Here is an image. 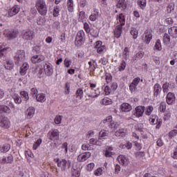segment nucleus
Wrapping results in <instances>:
<instances>
[{
    "mask_svg": "<svg viewBox=\"0 0 177 177\" xmlns=\"http://www.w3.org/2000/svg\"><path fill=\"white\" fill-rule=\"evenodd\" d=\"M166 109V104L165 102H162L161 104H160L159 110L160 111L164 113Z\"/></svg>",
    "mask_w": 177,
    "mask_h": 177,
    "instance_id": "nucleus-46",
    "label": "nucleus"
},
{
    "mask_svg": "<svg viewBox=\"0 0 177 177\" xmlns=\"http://www.w3.org/2000/svg\"><path fill=\"white\" fill-rule=\"evenodd\" d=\"M89 147H90V145L88 144L83 145H82V150H84V151L88 150Z\"/></svg>",
    "mask_w": 177,
    "mask_h": 177,
    "instance_id": "nucleus-62",
    "label": "nucleus"
},
{
    "mask_svg": "<svg viewBox=\"0 0 177 177\" xmlns=\"http://www.w3.org/2000/svg\"><path fill=\"white\" fill-rule=\"evenodd\" d=\"M67 6H68V10H69L70 12H72L73 10V1L68 0L67 3Z\"/></svg>",
    "mask_w": 177,
    "mask_h": 177,
    "instance_id": "nucleus-39",
    "label": "nucleus"
},
{
    "mask_svg": "<svg viewBox=\"0 0 177 177\" xmlns=\"http://www.w3.org/2000/svg\"><path fill=\"white\" fill-rule=\"evenodd\" d=\"M119 21L120 23V25H118V26H121V27H122V26L125 25V18L122 14H120L119 15Z\"/></svg>",
    "mask_w": 177,
    "mask_h": 177,
    "instance_id": "nucleus-36",
    "label": "nucleus"
},
{
    "mask_svg": "<svg viewBox=\"0 0 177 177\" xmlns=\"http://www.w3.org/2000/svg\"><path fill=\"white\" fill-rule=\"evenodd\" d=\"M99 140H100V138H104L105 137L108 136V133H106L105 131H100L99 133Z\"/></svg>",
    "mask_w": 177,
    "mask_h": 177,
    "instance_id": "nucleus-53",
    "label": "nucleus"
},
{
    "mask_svg": "<svg viewBox=\"0 0 177 177\" xmlns=\"http://www.w3.org/2000/svg\"><path fill=\"white\" fill-rule=\"evenodd\" d=\"M94 167H95L94 163H89L87 165V170L89 171H91Z\"/></svg>",
    "mask_w": 177,
    "mask_h": 177,
    "instance_id": "nucleus-59",
    "label": "nucleus"
},
{
    "mask_svg": "<svg viewBox=\"0 0 177 177\" xmlns=\"http://www.w3.org/2000/svg\"><path fill=\"white\" fill-rule=\"evenodd\" d=\"M10 149V145L8 144H5L0 147V151L1 153H7Z\"/></svg>",
    "mask_w": 177,
    "mask_h": 177,
    "instance_id": "nucleus-27",
    "label": "nucleus"
},
{
    "mask_svg": "<svg viewBox=\"0 0 177 177\" xmlns=\"http://www.w3.org/2000/svg\"><path fill=\"white\" fill-rule=\"evenodd\" d=\"M37 24L39 26H44V24H46V19L42 18V17H39L37 20Z\"/></svg>",
    "mask_w": 177,
    "mask_h": 177,
    "instance_id": "nucleus-41",
    "label": "nucleus"
},
{
    "mask_svg": "<svg viewBox=\"0 0 177 177\" xmlns=\"http://www.w3.org/2000/svg\"><path fill=\"white\" fill-rule=\"evenodd\" d=\"M19 12L20 6L18 5H15V6H12V8L10 10H9L8 16L12 17L13 16H15Z\"/></svg>",
    "mask_w": 177,
    "mask_h": 177,
    "instance_id": "nucleus-10",
    "label": "nucleus"
},
{
    "mask_svg": "<svg viewBox=\"0 0 177 177\" xmlns=\"http://www.w3.org/2000/svg\"><path fill=\"white\" fill-rule=\"evenodd\" d=\"M73 176H74L75 177H80V171L78 170H74L73 171Z\"/></svg>",
    "mask_w": 177,
    "mask_h": 177,
    "instance_id": "nucleus-63",
    "label": "nucleus"
},
{
    "mask_svg": "<svg viewBox=\"0 0 177 177\" xmlns=\"http://www.w3.org/2000/svg\"><path fill=\"white\" fill-rule=\"evenodd\" d=\"M117 2V8H121L124 5L125 0H115Z\"/></svg>",
    "mask_w": 177,
    "mask_h": 177,
    "instance_id": "nucleus-47",
    "label": "nucleus"
},
{
    "mask_svg": "<svg viewBox=\"0 0 177 177\" xmlns=\"http://www.w3.org/2000/svg\"><path fill=\"white\" fill-rule=\"evenodd\" d=\"M19 32L18 30H14L8 32V37L9 39H16L17 37L18 36V34Z\"/></svg>",
    "mask_w": 177,
    "mask_h": 177,
    "instance_id": "nucleus-20",
    "label": "nucleus"
},
{
    "mask_svg": "<svg viewBox=\"0 0 177 177\" xmlns=\"http://www.w3.org/2000/svg\"><path fill=\"white\" fill-rule=\"evenodd\" d=\"M118 160H119V162L124 166H127L129 163L128 158H126L122 155L118 156Z\"/></svg>",
    "mask_w": 177,
    "mask_h": 177,
    "instance_id": "nucleus-15",
    "label": "nucleus"
},
{
    "mask_svg": "<svg viewBox=\"0 0 177 177\" xmlns=\"http://www.w3.org/2000/svg\"><path fill=\"white\" fill-rule=\"evenodd\" d=\"M84 30H86V33L88 34L90 32L91 29H90V27H89V25L88 24V23H84Z\"/></svg>",
    "mask_w": 177,
    "mask_h": 177,
    "instance_id": "nucleus-57",
    "label": "nucleus"
},
{
    "mask_svg": "<svg viewBox=\"0 0 177 177\" xmlns=\"http://www.w3.org/2000/svg\"><path fill=\"white\" fill-rule=\"evenodd\" d=\"M48 140H51L52 141L59 140V130H57V129L50 130V132L48 133Z\"/></svg>",
    "mask_w": 177,
    "mask_h": 177,
    "instance_id": "nucleus-7",
    "label": "nucleus"
},
{
    "mask_svg": "<svg viewBox=\"0 0 177 177\" xmlns=\"http://www.w3.org/2000/svg\"><path fill=\"white\" fill-rule=\"evenodd\" d=\"M163 42L167 44L170 42V36L167 33H165V35H163Z\"/></svg>",
    "mask_w": 177,
    "mask_h": 177,
    "instance_id": "nucleus-45",
    "label": "nucleus"
},
{
    "mask_svg": "<svg viewBox=\"0 0 177 177\" xmlns=\"http://www.w3.org/2000/svg\"><path fill=\"white\" fill-rule=\"evenodd\" d=\"M90 157H91V153L86 152L77 156V161H79L80 162H83L88 160Z\"/></svg>",
    "mask_w": 177,
    "mask_h": 177,
    "instance_id": "nucleus-11",
    "label": "nucleus"
},
{
    "mask_svg": "<svg viewBox=\"0 0 177 177\" xmlns=\"http://www.w3.org/2000/svg\"><path fill=\"white\" fill-rule=\"evenodd\" d=\"M145 112V106H137L136 108V112L133 113V115L137 118H140L142 116Z\"/></svg>",
    "mask_w": 177,
    "mask_h": 177,
    "instance_id": "nucleus-14",
    "label": "nucleus"
},
{
    "mask_svg": "<svg viewBox=\"0 0 177 177\" xmlns=\"http://www.w3.org/2000/svg\"><path fill=\"white\" fill-rule=\"evenodd\" d=\"M174 10V3H168L167 8V13H171Z\"/></svg>",
    "mask_w": 177,
    "mask_h": 177,
    "instance_id": "nucleus-38",
    "label": "nucleus"
},
{
    "mask_svg": "<svg viewBox=\"0 0 177 177\" xmlns=\"http://www.w3.org/2000/svg\"><path fill=\"white\" fill-rule=\"evenodd\" d=\"M44 59H46V57H44V55H34L31 58V62L34 64H38V63L44 62Z\"/></svg>",
    "mask_w": 177,
    "mask_h": 177,
    "instance_id": "nucleus-9",
    "label": "nucleus"
},
{
    "mask_svg": "<svg viewBox=\"0 0 177 177\" xmlns=\"http://www.w3.org/2000/svg\"><path fill=\"white\" fill-rule=\"evenodd\" d=\"M137 86H138V84H135L134 83L130 84V86H129V90H130V91H131V93L135 92Z\"/></svg>",
    "mask_w": 177,
    "mask_h": 177,
    "instance_id": "nucleus-51",
    "label": "nucleus"
},
{
    "mask_svg": "<svg viewBox=\"0 0 177 177\" xmlns=\"http://www.w3.org/2000/svg\"><path fill=\"white\" fill-rule=\"evenodd\" d=\"M26 57V53L24 50H18L15 56V64H19V62H22Z\"/></svg>",
    "mask_w": 177,
    "mask_h": 177,
    "instance_id": "nucleus-5",
    "label": "nucleus"
},
{
    "mask_svg": "<svg viewBox=\"0 0 177 177\" xmlns=\"http://www.w3.org/2000/svg\"><path fill=\"white\" fill-rule=\"evenodd\" d=\"M83 95H84V93H83L82 88H79L77 90L76 95H75L76 98H80V100H82L83 97Z\"/></svg>",
    "mask_w": 177,
    "mask_h": 177,
    "instance_id": "nucleus-31",
    "label": "nucleus"
},
{
    "mask_svg": "<svg viewBox=\"0 0 177 177\" xmlns=\"http://www.w3.org/2000/svg\"><path fill=\"white\" fill-rule=\"evenodd\" d=\"M1 162L3 164H11L13 162V156L11 155H9L8 156H4L2 158Z\"/></svg>",
    "mask_w": 177,
    "mask_h": 177,
    "instance_id": "nucleus-18",
    "label": "nucleus"
},
{
    "mask_svg": "<svg viewBox=\"0 0 177 177\" xmlns=\"http://www.w3.org/2000/svg\"><path fill=\"white\" fill-rule=\"evenodd\" d=\"M21 96V98H24V101L29 100V94L27 91H21L19 93Z\"/></svg>",
    "mask_w": 177,
    "mask_h": 177,
    "instance_id": "nucleus-32",
    "label": "nucleus"
},
{
    "mask_svg": "<svg viewBox=\"0 0 177 177\" xmlns=\"http://www.w3.org/2000/svg\"><path fill=\"white\" fill-rule=\"evenodd\" d=\"M122 109V111L124 112H129L131 111V104H128V103H123L122 104V106L120 108Z\"/></svg>",
    "mask_w": 177,
    "mask_h": 177,
    "instance_id": "nucleus-22",
    "label": "nucleus"
},
{
    "mask_svg": "<svg viewBox=\"0 0 177 177\" xmlns=\"http://www.w3.org/2000/svg\"><path fill=\"white\" fill-rule=\"evenodd\" d=\"M12 99H14L15 102L16 104H21V97L18 94H14V95H12Z\"/></svg>",
    "mask_w": 177,
    "mask_h": 177,
    "instance_id": "nucleus-35",
    "label": "nucleus"
},
{
    "mask_svg": "<svg viewBox=\"0 0 177 177\" xmlns=\"http://www.w3.org/2000/svg\"><path fill=\"white\" fill-rule=\"evenodd\" d=\"M149 123H151V125H156V129H160L162 125V120L159 118L157 115H151L149 118Z\"/></svg>",
    "mask_w": 177,
    "mask_h": 177,
    "instance_id": "nucleus-4",
    "label": "nucleus"
},
{
    "mask_svg": "<svg viewBox=\"0 0 177 177\" xmlns=\"http://www.w3.org/2000/svg\"><path fill=\"white\" fill-rule=\"evenodd\" d=\"M102 122L103 124H106L109 125L110 123L112 122V117L111 116L106 117V119L103 120Z\"/></svg>",
    "mask_w": 177,
    "mask_h": 177,
    "instance_id": "nucleus-48",
    "label": "nucleus"
},
{
    "mask_svg": "<svg viewBox=\"0 0 177 177\" xmlns=\"http://www.w3.org/2000/svg\"><path fill=\"white\" fill-rule=\"evenodd\" d=\"M108 125L111 129L113 130L118 129L119 127L118 123L115 122H110Z\"/></svg>",
    "mask_w": 177,
    "mask_h": 177,
    "instance_id": "nucleus-34",
    "label": "nucleus"
},
{
    "mask_svg": "<svg viewBox=\"0 0 177 177\" xmlns=\"http://www.w3.org/2000/svg\"><path fill=\"white\" fill-rule=\"evenodd\" d=\"M175 88V84L174 83H165L162 85L163 93H167L169 91Z\"/></svg>",
    "mask_w": 177,
    "mask_h": 177,
    "instance_id": "nucleus-12",
    "label": "nucleus"
},
{
    "mask_svg": "<svg viewBox=\"0 0 177 177\" xmlns=\"http://www.w3.org/2000/svg\"><path fill=\"white\" fill-rule=\"evenodd\" d=\"M32 53H33V54H39L40 53L39 46H35V47H33V50H32Z\"/></svg>",
    "mask_w": 177,
    "mask_h": 177,
    "instance_id": "nucleus-54",
    "label": "nucleus"
},
{
    "mask_svg": "<svg viewBox=\"0 0 177 177\" xmlns=\"http://www.w3.org/2000/svg\"><path fill=\"white\" fill-rule=\"evenodd\" d=\"M34 114H35V108L33 106H30L27 109V115H28V119L32 118V117L34 116Z\"/></svg>",
    "mask_w": 177,
    "mask_h": 177,
    "instance_id": "nucleus-25",
    "label": "nucleus"
},
{
    "mask_svg": "<svg viewBox=\"0 0 177 177\" xmlns=\"http://www.w3.org/2000/svg\"><path fill=\"white\" fill-rule=\"evenodd\" d=\"M0 127L4 129L10 128V120H8L7 117H0Z\"/></svg>",
    "mask_w": 177,
    "mask_h": 177,
    "instance_id": "nucleus-8",
    "label": "nucleus"
},
{
    "mask_svg": "<svg viewBox=\"0 0 177 177\" xmlns=\"http://www.w3.org/2000/svg\"><path fill=\"white\" fill-rule=\"evenodd\" d=\"M169 34L175 35L174 37H177V26H172L169 29Z\"/></svg>",
    "mask_w": 177,
    "mask_h": 177,
    "instance_id": "nucleus-30",
    "label": "nucleus"
},
{
    "mask_svg": "<svg viewBox=\"0 0 177 177\" xmlns=\"http://www.w3.org/2000/svg\"><path fill=\"white\" fill-rule=\"evenodd\" d=\"M38 91L36 88H32L30 90V95L33 97L37 96L38 95Z\"/></svg>",
    "mask_w": 177,
    "mask_h": 177,
    "instance_id": "nucleus-52",
    "label": "nucleus"
},
{
    "mask_svg": "<svg viewBox=\"0 0 177 177\" xmlns=\"http://www.w3.org/2000/svg\"><path fill=\"white\" fill-rule=\"evenodd\" d=\"M153 111V106H148V108L147 109V111L145 112V114L147 115H151V112Z\"/></svg>",
    "mask_w": 177,
    "mask_h": 177,
    "instance_id": "nucleus-50",
    "label": "nucleus"
},
{
    "mask_svg": "<svg viewBox=\"0 0 177 177\" xmlns=\"http://www.w3.org/2000/svg\"><path fill=\"white\" fill-rule=\"evenodd\" d=\"M44 70L45 75H46L48 77L53 75V70L52 68V65H50V64H45V65L44 66Z\"/></svg>",
    "mask_w": 177,
    "mask_h": 177,
    "instance_id": "nucleus-13",
    "label": "nucleus"
},
{
    "mask_svg": "<svg viewBox=\"0 0 177 177\" xmlns=\"http://www.w3.org/2000/svg\"><path fill=\"white\" fill-rule=\"evenodd\" d=\"M126 68V63L124 60H122V64H120V66L119 67V71L121 72L124 71Z\"/></svg>",
    "mask_w": 177,
    "mask_h": 177,
    "instance_id": "nucleus-56",
    "label": "nucleus"
},
{
    "mask_svg": "<svg viewBox=\"0 0 177 177\" xmlns=\"http://www.w3.org/2000/svg\"><path fill=\"white\" fill-rule=\"evenodd\" d=\"M35 7H37V10L38 13L40 14L41 16H46L48 12V8L46 3V1L44 0H37L35 3Z\"/></svg>",
    "mask_w": 177,
    "mask_h": 177,
    "instance_id": "nucleus-2",
    "label": "nucleus"
},
{
    "mask_svg": "<svg viewBox=\"0 0 177 177\" xmlns=\"http://www.w3.org/2000/svg\"><path fill=\"white\" fill-rule=\"evenodd\" d=\"M28 70H29V64H28V63H24L21 68H19V74H21V75H26Z\"/></svg>",
    "mask_w": 177,
    "mask_h": 177,
    "instance_id": "nucleus-16",
    "label": "nucleus"
},
{
    "mask_svg": "<svg viewBox=\"0 0 177 177\" xmlns=\"http://www.w3.org/2000/svg\"><path fill=\"white\" fill-rule=\"evenodd\" d=\"M55 162H57V167L61 168L62 172H66L69 171L72 162L66 160V159L60 160L59 158L54 159Z\"/></svg>",
    "mask_w": 177,
    "mask_h": 177,
    "instance_id": "nucleus-1",
    "label": "nucleus"
},
{
    "mask_svg": "<svg viewBox=\"0 0 177 177\" xmlns=\"http://www.w3.org/2000/svg\"><path fill=\"white\" fill-rule=\"evenodd\" d=\"M35 98H37V102H44L46 101V95L45 94H38L37 95L34 96Z\"/></svg>",
    "mask_w": 177,
    "mask_h": 177,
    "instance_id": "nucleus-26",
    "label": "nucleus"
},
{
    "mask_svg": "<svg viewBox=\"0 0 177 177\" xmlns=\"http://www.w3.org/2000/svg\"><path fill=\"white\" fill-rule=\"evenodd\" d=\"M161 91V86L159 84L156 83L155 86H153V96L158 97V95H160Z\"/></svg>",
    "mask_w": 177,
    "mask_h": 177,
    "instance_id": "nucleus-17",
    "label": "nucleus"
},
{
    "mask_svg": "<svg viewBox=\"0 0 177 177\" xmlns=\"http://www.w3.org/2000/svg\"><path fill=\"white\" fill-rule=\"evenodd\" d=\"M101 104L108 106L109 104H112L111 99H109L108 97L102 99V100L100 101Z\"/></svg>",
    "mask_w": 177,
    "mask_h": 177,
    "instance_id": "nucleus-28",
    "label": "nucleus"
},
{
    "mask_svg": "<svg viewBox=\"0 0 177 177\" xmlns=\"http://www.w3.org/2000/svg\"><path fill=\"white\" fill-rule=\"evenodd\" d=\"M22 39L30 41L35 38V33L33 30L30 29H26L21 32Z\"/></svg>",
    "mask_w": 177,
    "mask_h": 177,
    "instance_id": "nucleus-3",
    "label": "nucleus"
},
{
    "mask_svg": "<svg viewBox=\"0 0 177 177\" xmlns=\"http://www.w3.org/2000/svg\"><path fill=\"white\" fill-rule=\"evenodd\" d=\"M162 47H161V44H160V39L156 40L155 46H153V50H161Z\"/></svg>",
    "mask_w": 177,
    "mask_h": 177,
    "instance_id": "nucleus-37",
    "label": "nucleus"
},
{
    "mask_svg": "<svg viewBox=\"0 0 177 177\" xmlns=\"http://www.w3.org/2000/svg\"><path fill=\"white\" fill-rule=\"evenodd\" d=\"M130 34L133 36V39H136V38H138V31L136 28H133L131 31H130Z\"/></svg>",
    "mask_w": 177,
    "mask_h": 177,
    "instance_id": "nucleus-40",
    "label": "nucleus"
},
{
    "mask_svg": "<svg viewBox=\"0 0 177 177\" xmlns=\"http://www.w3.org/2000/svg\"><path fill=\"white\" fill-rule=\"evenodd\" d=\"M152 39V35L151 34H148L145 35V42L146 44H149Z\"/></svg>",
    "mask_w": 177,
    "mask_h": 177,
    "instance_id": "nucleus-43",
    "label": "nucleus"
},
{
    "mask_svg": "<svg viewBox=\"0 0 177 177\" xmlns=\"http://www.w3.org/2000/svg\"><path fill=\"white\" fill-rule=\"evenodd\" d=\"M14 68V63L12 61H7V64H5V68L11 71Z\"/></svg>",
    "mask_w": 177,
    "mask_h": 177,
    "instance_id": "nucleus-29",
    "label": "nucleus"
},
{
    "mask_svg": "<svg viewBox=\"0 0 177 177\" xmlns=\"http://www.w3.org/2000/svg\"><path fill=\"white\" fill-rule=\"evenodd\" d=\"M175 101V95L174 93H169L166 99V102L169 105H171Z\"/></svg>",
    "mask_w": 177,
    "mask_h": 177,
    "instance_id": "nucleus-19",
    "label": "nucleus"
},
{
    "mask_svg": "<svg viewBox=\"0 0 177 177\" xmlns=\"http://www.w3.org/2000/svg\"><path fill=\"white\" fill-rule=\"evenodd\" d=\"M145 53L142 51H140L136 54V57H137V59H141L142 57H144Z\"/></svg>",
    "mask_w": 177,
    "mask_h": 177,
    "instance_id": "nucleus-49",
    "label": "nucleus"
},
{
    "mask_svg": "<svg viewBox=\"0 0 177 177\" xmlns=\"http://www.w3.org/2000/svg\"><path fill=\"white\" fill-rule=\"evenodd\" d=\"M115 136L116 137H124L125 136L124 129H121L118 130L115 132Z\"/></svg>",
    "mask_w": 177,
    "mask_h": 177,
    "instance_id": "nucleus-33",
    "label": "nucleus"
},
{
    "mask_svg": "<svg viewBox=\"0 0 177 177\" xmlns=\"http://www.w3.org/2000/svg\"><path fill=\"white\" fill-rule=\"evenodd\" d=\"M106 82H107V83L111 82V80H112V76H111V75H109V74L107 75L106 76Z\"/></svg>",
    "mask_w": 177,
    "mask_h": 177,
    "instance_id": "nucleus-64",
    "label": "nucleus"
},
{
    "mask_svg": "<svg viewBox=\"0 0 177 177\" xmlns=\"http://www.w3.org/2000/svg\"><path fill=\"white\" fill-rule=\"evenodd\" d=\"M89 19L91 21H94L96 20V15L95 14H91L89 17Z\"/></svg>",
    "mask_w": 177,
    "mask_h": 177,
    "instance_id": "nucleus-61",
    "label": "nucleus"
},
{
    "mask_svg": "<svg viewBox=\"0 0 177 177\" xmlns=\"http://www.w3.org/2000/svg\"><path fill=\"white\" fill-rule=\"evenodd\" d=\"M10 107L5 105H0V113H10Z\"/></svg>",
    "mask_w": 177,
    "mask_h": 177,
    "instance_id": "nucleus-23",
    "label": "nucleus"
},
{
    "mask_svg": "<svg viewBox=\"0 0 177 177\" xmlns=\"http://www.w3.org/2000/svg\"><path fill=\"white\" fill-rule=\"evenodd\" d=\"M122 32V26H117L116 29L115 30V37L116 38H119L120 37H121Z\"/></svg>",
    "mask_w": 177,
    "mask_h": 177,
    "instance_id": "nucleus-24",
    "label": "nucleus"
},
{
    "mask_svg": "<svg viewBox=\"0 0 177 177\" xmlns=\"http://www.w3.org/2000/svg\"><path fill=\"white\" fill-rule=\"evenodd\" d=\"M138 5L140 6V8L144 10L147 5L146 0H138Z\"/></svg>",
    "mask_w": 177,
    "mask_h": 177,
    "instance_id": "nucleus-42",
    "label": "nucleus"
},
{
    "mask_svg": "<svg viewBox=\"0 0 177 177\" xmlns=\"http://www.w3.org/2000/svg\"><path fill=\"white\" fill-rule=\"evenodd\" d=\"M85 40V32L83 30H80L77 34L76 39H75V44L82 46Z\"/></svg>",
    "mask_w": 177,
    "mask_h": 177,
    "instance_id": "nucleus-6",
    "label": "nucleus"
},
{
    "mask_svg": "<svg viewBox=\"0 0 177 177\" xmlns=\"http://www.w3.org/2000/svg\"><path fill=\"white\" fill-rule=\"evenodd\" d=\"M62 115H59L55 118V123L57 124H59L60 123H62Z\"/></svg>",
    "mask_w": 177,
    "mask_h": 177,
    "instance_id": "nucleus-55",
    "label": "nucleus"
},
{
    "mask_svg": "<svg viewBox=\"0 0 177 177\" xmlns=\"http://www.w3.org/2000/svg\"><path fill=\"white\" fill-rule=\"evenodd\" d=\"M65 93L68 95L70 93V84L66 83L65 84Z\"/></svg>",
    "mask_w": 177,
    "mask_h": 177,
    "instance_id": "nucleus-58",
    "label": "nucleus"
},
{
    "mask_svg": "<svg viewBox=\"0 0 177 177\" xmlns=\"http://www.w3.org/2000/svg\"><path fill=\"white\" fill-rule=\"evenodd\" d=\"M95 48L99 54H101L105 50V46H102V41H97L95 45Z\"/></svg>",
    "mask_w": 177,
    "mask_h": 177,
    "instance_id": "nucleus-21",
    "label": "nucleus"
},
{
    "mask_svg": "<svg viewBox=\"0 0 177 177\" xmlns=\"http://www.w3.org/2000/svg\"><path fill=\"white\" fill-rule=\"evenodd\" d=\"M71 60H68V59H65V60H64V65H65V67H66V68H68V67H70V63H71Z\"/></svg>",
    "mask_w": 177,
    "mask_h": 177,
    "instance_id": "nucleus-60",
    "label": "nucleus"
},
{
    "mask_svg": "<svg viewBox=\"0 0 177 177\" xmlns=\"http://www.w3.org/2000/svg\"><path fill=\"white\" fill-rule=\"evenodd\" d=\"M59 14V6H55L53 10V16L54 17H57Z\"/></svg>",
    "mask_w": 177,
    "mask_h": 177,
    "instance_id": "nucleus-44",
    "label": "nucleus"
}]
</instances>
